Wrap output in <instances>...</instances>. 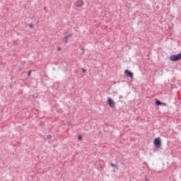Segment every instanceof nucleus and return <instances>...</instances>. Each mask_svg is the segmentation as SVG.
<instances>
[{
	"label": "nucleus",
	"mask_w": 181,
	"mask_h": 181,
	"mask_svg": "<svg viewBox=\"0 0 181 181\" xmlns=\"http://www.w3.org/2000/svg\"><path fill=\"white\" fill-rule=\"evenodd\" d=\"M110 166H112V168H117L118 165L114 163H110Z\"/></svg>",
	"instance_id": "obj_8"
},
{
	"label": "nucleus",
	"mask_w": 181,
	"mask_h": 181,
	"mask_svg": "<svg viewBox=\"0 0 181 181\" xmlns=\"http://www.w3.org/2000/svg\"><path fill=\"white\" fill-rule=\"evenodd\" d=\"M162 104L165 105V103H162L160 100L156 101V105H162Z\"/></svg>",
	"instance_id": "obj_6"
},
{
	"label": "nucleus",
	"mask_w": 181,
	"mask_h": 181,
	"mask_svg": "<svg viewBox=\"0 0 181 181\" xmlns=\"http://www.w3.org/2000/svg\"><path fill=\"white\" fill-rule=\"evenodd\" d=\"M84 6V1L83 0H78L76 2H75V6L76 8H81Z\"/></svg>",
	"instance_id": "obj_2"
},
{
	"label": "nucleus",
	"mask_w": 181,
	"mask_h": 181,
	"mask_svg": "<svg viewBox=\"0 0 181 181\" xmlns=\"http://www.w3.org/2000/svg\"><path fill=\"white\" fill-rule=\"evenodd\" d=\"M83 139V136H81V135L78 136V139L79 141Z\"/></svg>",
	"instance_id": "obj_15"
},
{
	"label": "nucleus",
	"mask_w": 181,
	"mask_h": 181,
	"mask_svg": "<svg viewBox=\"0 0 181 181\" xmlns=\"http://www.w3.org/2000/svg\"><path fill=\"white\" fill-rule=\"evenodd\" d=\"M170 60V62H179V60H181V54L171 55Z\"/></svg>",
	"instance_id": "obj_1"
},
{
	"label": "nucleus",
	"mask_w": 181,
	"mask_h": 181,
	"mask_svg": "<svg viewBox=\"0 0 181 181\" xmlns=\"http://www.w3.org/2000/svg\"><path fill=\"white\" fill-rule=\"evenodd\" d=\"M57 50H58V52H60V50H62V48L59 47V48L57 49Z\"/></svg>",
	"instance_id": "obj_17"
},
{
	"label": "nucleus",
	"mask_w": 181,
	"mask_h": 181,
	"mask_svg": "<svg viewBox=\"0 0 181 181\" xmlns=\"http://www.w3.org/2000/svg\"><path fill=\"white\" fill-rule=\"evenodd\" d=\"M124 74H126L127 77H129L132 80L134 79V74L131 72V71H129V70L124 71Z\"/></svg>",
	"instance_id": "obj_3"
},
{
	"label": "nucleus",
	"mask_w": 181,
	"mask_h": 181,
	"mask_svg": "<svg viewBox=\"0 0 181 181\" xmlns=\"http://www.w3.org/2000/svg\"><path fill=\"white\" fill-rule=\"evenodd\" d=\"M30 74H32V71H30L28 73V77H30Z\"/></svg>",
	"instance_id": "obj_11"
},
{
	"label": "nucleus",
	"mask_w": 181,
	"mask_h": 181,
	"mask_svg": "<svg viewBox=\"0 0 181 181\" xmlns=\"http://www.w3.org/2000/svg\"><path fill=\"white\" fill-rule=\"evenodd\" d=\"M54 147L56 148V145H54Z\"/></svg>",
	"instance_id": "obj_19"
},
{
	"label": "nucleus",
	"mask_w": 181,
	"mask_h": 181,
	"mask_svg": "<svg viewBox=\"0 0 181 181\" xmlns=\"http://www.w3.org/2000/svg\"><path fill=\"white\" fill-rule=\"evenodd\" d=\"M107 103H108V105H110V107H111V108L115 107V103H114V100H112V99L109 98L107 100Z\"/></svg>",
	"instance_id": "obj_5"
},
{
	"label": "nucleus",
	"mask_w": 181,
	"mask_h": 181,
	"mask_svg": "<svg viewBox=\"0 0 181 181\" xmlns=\"http://www.w3.org/2000/svg\"><path fill=\"white\" fill-rule=\"evenodd\" d=\"M99 163L101 164V166H104V162L103 160H100Z\"/></svg>",
	"instance_id": "obj_10"
},
{
	"label": "nucleus",
	"mask_w": 181,
	"mask_h": 181,
	"mask_svg": "<svg viewBox=\"0 0 181 181\" xmlns=\"http://www.w3.org/2000/svg\"><path fill=\"white\" fill-rule=\"evenodd\" d=\"M81 50H83V52H84V48H82Z\"/></svg>",
	"instance_id": "obj_18"
},
{
	"label": "nucleus",
	"mask_w": 181,
	"mask_h": 181,
	"mask_svg": "<svg viewBox=\"0 0 181 181\" xmlns=\"http://www.w3.org/2000/svg\"><path fill=\"white\" fill-rule=\"evenodd\" d=\"M69 127H74V124L71 123V122H68Z\"/></svg>",
	"instance_id": "obj_9"
},
{
	"label": "nucleus",
	"mask_w": 181,
	"mask_h": 181,
	"mask_svg": "<svg viewBox=\"0 0 181 181\" xmlns=\"http://www.w3.org/2000/svg\"><path fill=\"white\" fill-rule=\"evenodd\" d=\"M154 144L156 146V148H160V145H161L160 139L156 138L154 141Z\"/></svg>",
	"instance_id": "obj_4"
},
{
	"label": "nucleus",
	"mask_w": 181,
	"mask_h": 181,
	"mask_svg": "<svg viewBox=\"0 0 181 181\" xmlns=\"http://www.w3.org/2000/svg\"><path fill=\"white\" fill-rule=\"evenodd\" d=\"M63 42H64V43H67V42H68V40H67V39L66 40V39H64V37Z\"/></svg>",
	"instance_id": "obj_13"
},
{
	"label": "nucleus",
	"mask_w": 181,
	"mask_h": 181,
	"mask_svg": "<svg viewBox=\"0 0 181 181\" xmlns=\"http://www.w3.org/2000/svg\"><path fill=\"white\" fill-rule=\"evenodd\" d=\"M29 26H30V28H33V24H30Z\"/></svg>",
	"instance_id": "obj_16"
},
{
	"label": "nucleus",
	"mask_w": 181,
	"mask_h": 181,
	"mask_svg": "<svg viewBox=\"0 0 181 181\" xmlns=\"http://www.w3.org/2000/svg\"><path fill=\"white\" fill-rule=\"evenodd\" d=\"M87 71V70L86 69H82V72L83 73H86Z\"/></svg>",
	"instance_id": "obj_14"
},
{
	"label": "nucleus",
	"mask_w": 181,
	"mask_h": 181,
	"mask_svg": "<svg viewBox=\"0 0 181 181\" xmlns=\"http://www.w3.org/2000/svg\"><path fill=\"white\" fill-rule=\"evenodd\" d=\"M47 139H52V135H47Z\"/></svg>",
	"instance_id": "obj_12"
},
{
	"label": "nucleus",
	"mask_w": 181,
	"mask_h": 181,
	"mask_svg": "<svg viewBox=\"0 0 181 181\" xmlns=\"http://www.w3.org/2000/svg\"><path fill=\"white\" fill-rule=\"evenodd\" d=\"M72 35L71 34H68L66 36L64 37V39H69V37H71Z\"/></svg>",
	"instance_id": "obj_7"
}]
</instances>
